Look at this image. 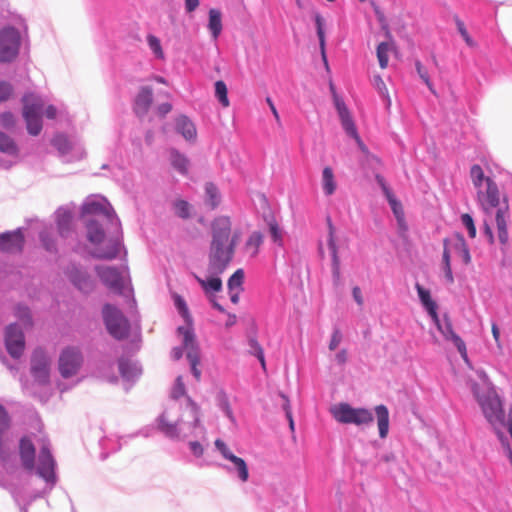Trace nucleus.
<instances>
[{
  "mask_svg": "<svg viewBox=\"0 0 512 512\" xmlns=\"http://www.w3.org/2000/svg\"><path fill=\"white\" fill-rule=\"evenodd\" d=\"M21 36L18 29L6 26L0 30V63H10L19 54Z\"/></svg>",
  "mask_w": 512,
  "mask_h": 512,
  "instance_id": "obj_8",
  "label": "nucleus"
},
{
  "mask_svg": "<svg viewBox=\"0 0 512 512\" xmlns=\"http://www.w3.org/2000/svg\"><path fill=\"white\" fill-rule=\"evenodd\" d=\"M146 40L148 47L152 51L154 57L158 60H163L165 55L160 39L153 34H148Z\"/></svg>",
  "mask_w": 512,
  "mask_h": 512,
  "instance_id": "obj_53",
  "label": "nucleus"
},
{
  "mask_svg": "<svg viewBox=\"0 0 512 512\" xmlns=\"http://www.w3.org/2000/svg\"><path fill=\"white\" fill-rule=\"evenodd\" d=\"M374 413L377 420L378 433L381 439H386L389 434L390 415L389 409L384 404H379L374 407Z\"/></svg>",
  "mask_w": 512,
  "mask_h": 512,
  "instance_id": "obj_32",
  "label": "nucleus"
},
{
  "mask_svg": "<svg viewBox=\"0 0 512 512\" xmlns=\"http://www.w3.org/2000/svg\"><path fill=\"white\" fill-rule=\"evenodd\" d=\"M460 219H461L462 225L467 230L468 236L472 239L475 238L476 234H477V230H476V226H475L473 217L468 213H464L461 215Z\"/></svg>",
  "mask_w": 512,
  "mask_h": 512,
  "instance_id": "obj_58",
  "label": "nucleus"
},
{
  "mask_svg": "<svg viewBox=\"0 0 512 512\" xmlns=\"http://www.w3.org/2000/svg\"><path fill=\"white\" fill-rule=\"evenodd\" d=\"M51 359L43 348H36L31 356V375L40 385L50 382Z\"/></svg>",
  "mask_w": 512,
  "mask_h": 512,
  "instance_id": "obj_12",
  "label": "nucleus"
},
{
  "mask_svg": "<svg viewBox=\"0 0 512 512\" xmlns=\"http://www.w3.org/2000/svg\"><path fill=\"white\" fill-rule=\"evenodd\" d=\"M245 279V273L243 269H237L228 279L227 287L229 291H233L236 288L242 287Z\"/></svg>",
  "mask_w": 512,
  "mask_h": 512,
  "instance_id": "obj_57",
  "label": "nucleus"
},
{
  "mask_svg": "<svg viewBox=\"0 0 512 512\" xmlns=\"http://www.w3.org/2000/svg\"><path fill=\"white\" fill-rule=\"evenodd\" d=\"M23 103V118H36L43 115V103L35 99L32 94L26 93L22 97Z\"/></svg>",
  "mask_w": 512,
  "mask_h": 512,
  "instance_id": "obj_30",
  "label": "nucleus"
},
{
  "mask_svg": "<svg viewBox=\"0 0 512 512\" xmlns=\"http://www.w3.org/2000/svg\"><path fill=\"white\" fill-rule=\"evenodd\" d=\"M211 243L227 244L231 236V221L228 216L216 217L211 224Z\"/></svg>",
  "mask_w": 512,
  "mask_h": 512,
  "instance_id": "obj_22",
  "label": "nucleus"
},
{
  "mask_svg": "<svg viewBox=\"0 0 512 512\" xmlns=\"http://www.w3.org/2000/svg\"><path fill=\"white\" fill-rule=\"evenodd\" d=\"M451 250L461 259L463 265L468 266L472 262L470 248L463 234L456 232L451 239L444 238L441 271L448 284H453L455 281L451 264Z\"/></svg>",
  "mask_w": 512,
  "mask_h": 512,
  "instance_id": "obj_5",
  "label": "nucleus"
},
{
  "mask_svg": "<svg viewBox=\"0 0 512 512\" xmlns=\"http://www.w3.org/2000/svg\"><path fill=\"white\" fill-rule=\"evenodd\" d=\"M13 91L14 88L11 83L0 80V103L7 101L11 97Z\"/></svg>",
  "mask_w": 512,
  "mask_h": 512,
  "instance_id": "obj_64",
  "label": "nucleus"
},
{
  "mask_svg": "<svg viewBox=\"0 0 512 512\" xmlns=\"http://www.w3.org/2000/svg\"><path fill=\"white\" fill-rule=\"evenodd\" d=\"M51 144L55 149H57L61 156L67 155L71 148V143L69 139L66 135L61 133L56 134L53 137Z\"/></svg>",
  "mask_w": 512,
  "mask_h": 512,
  "instance_id": "obj_50",
  "label": "nucleus"
},
{
  "mask_svg": "<svg viewBox=\"0 0 512 512\" xmlns=\"http://www.w3.org/2000/svg\"><path fill=\"white\" fill-rule=\"evenodd\" d=\"M98 281L111 293L127 298L131 306L136 309L128 260L120 261L119 265L98 264Z\"/></svg>",
  "mask_w": 512,
  "mask_h": 512,
  "instance_id": "obj_4",
  "label": "nucleus"
},
{
  "mask_svg": "<svg viewBox=\"0 0 512 512\" xmlns=\"http://www.w3.org/2000/svg\"><path fill=\"white\" fill-rule=\"evenodd\" d=\"M216 450L222 455V457L226 460L232 459L235 454L229 449L227 444L220 438H217L214 442Z\"/></svg>",
  "mask_w": 512,
  "mask_h": 512,
  "instance_id": "obj_61",
  "label": "nucleus"
},
{
  "mask_svg": "<svg viewBox=\"0 0 512 512\" xmlns=\"http://www.w3.org/2000/svg\"><path fill=\"white\" fill-rule=\"evenodd\" d=\"M11 427V417L7 409L0 404V461L6 462L10 458V449L6 445L4 435Z\"/></svg>",
  "mask_w": 512,
  "mask_h": 512,
  "instance_id": "obj_25",
  "label": "nucleus"
},
{
  "mask_svg": "<svg viewBox=\"0 0 512 512\" xmlns=\"http://www.w3.org/2000/svg\"><path fill=\"white\" fill-rule=\"evenodd\" d=\"M153 103V89L151 86H141L133 99L132 108L139 118L144 117Z\"/></svg>",
  "mask_w": 512,
  "mask_h": 512,
  "instance_id": "obj_21",
  "label": "nucleus"
},
{
  "mask_svg": "<svg viewBox=\"0 0 512 512\" xmlns=\"http://www.w3.org/2000/svg\"><path fill=\"white\" fill-rule=\"evenodd\" d=\"M326 222L328 227L327 246L331 256L332 281L334 286H338L341 283V262L335 239V227L330 216H327Z\"/></svg>",
  "mask_w": 512,
  "mask_h": 512,
  "instance_id": "obj_16",
  "label": "nucleus"
},
{
  "mask_svg": "<svg viewBox=\"0 0 512 512\" xmlns=\"http://www.w3.org/2000/svg\"><path fill=\"white\" fill-rule=\"evenodd\" d=\"M108 442H112V446H111V449L110 451L111 452H117L121 449V444L118 440H115V441H112L111 439H108V438H104L102 440H100L98 442L99 446L101 447V449L103 450L101 452V459L102 460H105L108 458L110 452H105V449L107 448V444Z\"/></svg>",
  "mask_w": 512,
  "mask_h": 512,
  "instance_id": "obj_60",
  "label": "nucleus"
},
{
  "mask_svg": "<svg viewBox=\"0 0 512 512\" xmlns=\"http://www.w3.org/2000/svg\"><path fill=\"white\" fill-rule=\"evenodd\" d=\"M66 275L71 283L80 291L87 293L91 288V281L86 272L75 264H71L66 269Z\"/></svg>",
  "mask_w": 512,
  "mask_h": 512,
  "instance_id": "obj_28",
  "label": "nucleus"
},
{
  "mask_svg": "<svg viewBox=\"0 0 512 512\" xmlns=\"http://www.w3.org/2000/svg\"><path fill=\"white\" fill-rule=\"evenodd\" d=\"M82 362V353L78 348L66 347L59 356L58 369L60 375L66 379L70 378L78 372Z\"/></svg>",
  "mask_w": 512,
  "mask_h": 512,
  "instance_id": "obj_15",
  "label": "nucleus"
},
{
  "mask_svg": "<svg viewBox=\"0 0 512 512\" xmlns=\"http://www.w3.org/2000/svg\"><path fill=\"white\" fill-rule=\"evenodd\" d=\"M127 261L122 224L108 199L98 193V261Z\"/></svg>",
  "mask_w": 512,
  "mask_h": 512,
  "instance_id": "obj_2",
  "label": "nucleus"
},
{
  "mask_svg": "<svg viewBox=\"0 0 512 512\" xmlns=\"http://www.w3.org/2000/svg\"><path fill=\"white\" fill-rule=\"evenodd\" d=\"M414 65H415L416 72H417L418 76L420 77V79L424 82V84L427 86L429 91L433 95L436 96L437 92H436L433 82L430 79L428 70L424 67V65L422 64V62L420 60H415Z\"/></svg>",
  "mask_w": 512,
  "mask_h": 512,
  "instance_id": "obj_51",
  "label": "nucleus"
},
{
  "mask_svg": "<svg viewBox=\"0 0 512 512\" xmlns=\"http://www.w3.org/2000/svg\"><path fill=\"white\" fill-rule=\"evenodd\" d=\"M478 201L482 209L488 213L494 208H500V192L497 183L492 178H487L486 189L477 191Z\"/></svg>",
  "mask_w": 512,
  "mask_h": 512,
  "instance_id": "obj_17",
  "label": "nucleus"
},
{
  "mask_svg": "<svg viewBox=\"0 0 512 512\" xmlns=\"http://www.w3.org/2000/svg\"><path fill=\"white\" fill-rule=\"evenodd\" d=\"M248 346H249V354L254 356L260 363L261 367L263 369H266V360H265V354L262 346L256 339V337H249L248 338Z\"/></svg>",
  "mask_w": 512,
  "mask_h": 512,
  "instance_id": "obj_44",
  "label": "nucleus"
},
{
  "mask_svg": "<svg viewBox=\"0 0 512 512\" xmlns=\"http://www.w3.org/2000/svg\"><path fill=\"white\" fill-rule=\"evenodd\" d=\"M337 183L335 181L333 169L326 166L322 170V189L326 196H331L335 193Z\"/></svg>",
  "mask_w": 512,
  "mask_h": 512,
  "instance_id": "obj_39",
  "label": "nucleus"
},
{
  "mask_svg": "<svg viewBox=\"0 0 512 512\" xmlns=\"http://www.w3.org/2000/svg\"><path fill=\"white\" fill-rule=\"evenodd\" d=\"M264 219H265V222L268 227V233L271 238V241L275 245H277L279 247H283V245H284L283 230L280 227V225L278 224L276 218L273 215H269V216H266Z\"/></svg>",
  "mask_w": 512,
  "mask_h": 512,
  "instance_id": "obj_38",
  "label": "nucleus"
},
{
  "mask_svg": "<svg viewBox=\"0 0 512 512\" xmlns=\"http://www.w3.org/2000/svg\"><path fill=\"white\" fill-rule=\"evenodd\" d=\"M19 457L26 471L35 470L36 448L29 436H22L19 440Z\"/></svg>",
  "mask_w": 512,
  "mask_h": 512,
  "instance_id": "obj_20",
  "label": "nucleus"
},
{
  "mask_svg": "<svg viewBox=\"0 0 512 512\" xmlns=\"http://www.w3.org/2000/svg\"><path fill=\"white\" fill-rule=\"evenodd\" d=\"M335 109L337 111L342 129L344 130L346 135L349 136L350 138H352L353 136H357L358 130L346 103L344 101L336 99Z\"/></svg>",
  "mask_w": 512,
  "mask_h": 512,
  "instance_id": "obj_24",
  "label": "nucleus"
},
{
  "mask_svg": "<svg viewBox=\"0 0 512 512\" xmlns=\"http://www.w3.org/2000/svg\"><path fill=\"white\" fill-rule=\"evenodd\" d=\"M207 29L209 30L211 37L217 40L222 33V13L219 9L210 8L208 11V23Z\"/></svg>",
  "mask_w": 512,
  "mask_h": 512,
  "instance_id": "obj_36",
  "label": "nucleus"
},
{
  "mask_svg": "<svg viewBox=\"0 0 512 512\" xmlns=\"http://www.w3.org/2000/svg\"><path fill=\"white\" fill-rule=\"evenodd\" d=\"M55 223L59 236L75 253L96 258V194L86 197L75 221L72 209L60 206L55 211Z\"/></svg>",
  "mask_w": 512,
  "mask_h": 512,
  "instance_id": "obj_1",
  "label": "nucleus"
},
{
  "mask_svg": "<svg viewBox=\"0 0 512 512\" xmlns=\"http://www.w3.org/2000/svg\"><path fill=\"white\" fill-rule=\"evenodd\" d=\"M39 240L41 242V245L47 252L57 254L58 249L56 239L49 232H40Z\"/></svg>",
  "mask_w": 512,
  "mask_h": 512,
  "instance_id": "obj_54",
  "label": "nucleus"
},
{
  "mask_svg": "<svg viewBox=\"0 0 512 512\" xmlns=\"http://www.w3.org/2000/svg\"><path fill=\"white\" fill-rule=\"evenodd\" d=\"M180 423V419L175 422H169L165 412H162L155 419L156 429L170 440L180 439Z\"/></svg>",
  "mask_w": 512,
  "mask_h": 512,
  "instance_id": "obj_26",
  "label": "nucleus"
},
{
  "mask_svg": "<svg viewBox=\"0 0 512 512\" xmlns=\"http://www.w3.org/2000/svg\"><path fill=\"white\" fill-rule=\"evenodd\" d=\"M4 344L7 353L13 359H19L25 349V335L17 323H11L4 330Z\"/></svg>",
  "mask_w": 512,
  "mask_h": 512,
  "instance_id": "obj_14",
  "label": "nucleus"
},
{
  "mask_svg": "<svg viewBox=\"0 0 512 512\" xmlns=\"http://www.w3.org/2000/svg\"><path fill=\"white\" fill-rule=\"evenodd\" d=\"M119 374L124 382L126 392L140 379L143 368L140 361L133 359L127 354H122L117 359Z\"/></svg>",
  "mask_w": 512,
  "mask_h": 512,
  "instance_id": "obj_11",
  "label": "nucleus"
},
{
  "mask_svg": "<svg viewBox=\"0 0 512 512\" xmlns=\"http://www.w3.org/2000/svg\"><path fill=\"white\" fill-rule=\"evenodd\" d=\"M392 47V42L383 41L377 45L376 56L379 62V66L385 69L389 62V52Z\"/></svg>",
  "mask_w": 512,
  "mask_h": 512,
  "instance_id": "obj_47",
  "label": "nucleus"
},
{
  "mask_svg": "<svg viewBox=\"0 0 512 512\" xmlns=\"http://www.w3.org/2000/svg\"><path fill=\"white\" fill-rule=\"evenodd\" d=\"M506 200V198H504ZM508 210L509 206L507 201H505V205L498 208L495 214V222L497 227V237L498 241L501 244V250L505 253L506 246L509 240L508 228H507V218H508Z\"/></svg>",
  "mask_w": 512,
  "mask_h": 512,
  "instance_id": "obj_23",
  "label": "nucleus"
},
{
  "mask_svg": "<svg viewBox=\"0 0 512 512\" xmlns=\"http://www.w3.org/2000/svg\"><path fill=\"white\" fill-rule=\"evenodd\" d=\"M214 96L223 107L226 108L230 105L228 88L223 80H217L214 83Z\"/></svg>",
  "mask_w": 512,
  "mask_h": 512,
  "instance_id": "obj_46",
  "label": "nucleus"
},
{
  "mask_svg": "<svg viewBox=\"0 0 512 512\" xmlns=\"http://www.w3.org/2000/svg\"><path fill=\"white\" fill-rule=\"evenodd\" d=\"M209 275L206 277V279H203L199 277L198 275H194L195 280L197 283L201 286L202 290L206 294L207 297L214 295L215 293H218L223 288V283L220 278V275L222 273H213L208 272Z\"/></svg>",
  "mask_w": 512,
  "mask_h": 512,
  "instance_id": "obj_29",
  "label": "nucleus"
},
{
  "mask_svg": "<svg viewBox=\"0 0 512 512\" xmlns=\"http://www.w3.org/2000/svg\"><path fill=\"white\" fill-rule=\"evenodd\" d=\"M169 161L173 169L180 175L186 176L188 174L190 161L184 153L180 152L176 148H171L169 152Z\"/></svg>",
  "mask_w": 512,
  "mask_h": 512,
  "instance_id": "obj_35",
  "label": "nucleus"
},
{
  "mask_svg": "<svg viewBox=\"0 0 512 512\" xmlns=\"http://www.w3.org/2000/svg\"><path fill=\"white\" fill-rule=\"evenodd\" d=\"M374 179L388 202L395 219L405 216L401 201L395 196L385 177L380 173H375Z\"/></svg>",
  "mask_w": 512,
  "mask_h": 512,
  "instance_id": "obj_18",
  "label": "nucleus"
},
{
  "mask_svg": "<svg viewBox=\"0 0 512 512\" xmlns=\"http://www.w3.org/2000/svg\"><path fill=\"white\" fill-rule=\"evenodd\" d=\"M330 413L340 424L356 426L369 425L374 421L373 412L366 407H354L347 402H340L331 407Z\"/></svg>",
  "mask_w": 512,
  "mask_h": 512,
  "instance_id": "obj_7",
  "label": "nucleus"
},
{
  "mask_svg": "<svg viewBox=\"0 0 512 512\" xmlns=\"http://www.w3.org/2000/svg\"><path fill=\"white\" fill-rule=\"evenodd\" d=\"M56 461L50 451L48 444H43L38 455V466L36 474L52 488L57 482Z\"/></svg>",
  "mask_w": 512,
  "mask_h": 512,
  "instance_id": "obj_13",
  "label": "nucleus"
},
{
  "mask_svg": "<svg viewBox=\"0 0 512 512\" xmlns=\"http://www.w3.org/2000/svg\"><path fill=\"white\" fill-rule=\"evenodd\" d=\"M229 461L233 464V467L222 463H216L215 465L228 473L235 472L240 481L247 482L249 479V469L246 461L236 455Z\"/></svg>",
  "mask_w": 512,
  "mask_h": 512,
  "instance_id": "obj_31",
  "label": "nucleus"
},
{
  "mask_svg": "<svg viewBox=\"0 0 512 512\" xmlns=\"http://www.w3.org/2000/svg\"><path fill=\"white\" fill-rule=\"evenodd\" d=\"M185 410L191 418V426L193 428H198L200 426L201 416L200 407L190 396H186Z\"/></svg>",
  "mask_w": 512,
  "mask_h": 512,
  "instance_id": "obj_43",
  "label": "nucleus"
},
{
  "mask_svg": "<svg viewBox=\"0 0 512 512\" xmlns=\"http://www.w3.org/2000/svg\"><path fill=\"white\" fill-rule=\"evenodd\" d=\"M222 201V195L216 184L206 182L204 185V204L209 210H216Z\"/></svg>",
  "mask_w": 512,
  "mask_h": 512,
  "instance_id": "obj_34",
  "label": "nucleus"
},
{
  "mask_svg": "<svg viewBox=\"0 0 512 512\" xmlns=\"http://www.w3.org/2000/svg\"><path fill=\"white\" fill-rule=\"evenodd\" d=\"M233 257V244L211 243L208 255V272L224 273Z\"/></svg>",
  "mask_w": 512,
  "mask_h": 512,
  "instance_id": "obj_9",
  "label": "nucleus"
},
{
  "mask_svg": "<svg viewBox=\"0 0 512 512\" xmlns=\"http://www.w3.org/2000/svg\"><path fill=\"white\" fill-rule=\"evenodd\" d=\"M343 338L342 332L339 327L334 326L331 334V338L328 344V348L330 351H335L339 344L341 343Z\"/></svg>",
  "mask_w": 512,
  "mask_h": 512,
  "instance_id": "obj_62",
  "label": "nucleus"
},
{
  "mask_svg": "<svg viewBox=\"0 0 512 512\" xmlns=\"http://www.w3.org/2000/svg\"><path fill=\"white\" fill-rule=\"evenodd\" d=\"M172 206H173L174 214L178 218H180L182 220H187L191 217L192 205L187 200L176 199L173 202Z\"/></svg>",
  "mask_w": 512,
  "mask_h": 512,
  "instance_id": "obj_45",
  "label": "nucleus"
},
{
  "mask_svg": "<svg viewBox=\"0 0 512 512\" xmlns=\"http://www.w3.org/2000/svg\"><path fill=\"white\" fill-rule=\"evenodd\" d=\"M374 85L381 99L385 102L387 108L391 106V99L387 86L380 75L374 76Z\"/></svg>",
  "mask_w": 512,
  "mask_h": 512,
  "instance_id": "obj_55",
  "label": "nucleus"
},
{
  "mask_svg": "<svg viewBox=\"0 0 512 512\" xmlns=\"http://www.w3.org/2000/svg\"><path fill=\"white\" fill-rule=\"evenodd\" d=\"M14 315L22 322L23 325H33L31 311L27 305L18 303L14 308Z\"/></svg>",
  "mask_w": 512,
  "mask_h": 512,
  "instance_id": "obj_52",
  "label": "nucleus"
},
{
  "mask_svg": "<svg viewBox=\"0 0 512 512\" xmlns=\"http://www.w3.org/2000/svg\"><path fill=\"white\" fill-rule=\"evenodd\" d=\"M185 395H186V387L183 382L182 376H177L174 381L172 390H171V398L178 400Z\"/></svg>",
  "mask_w": 512,
  "mask_h": 512,
  "instance_id": "obj_59",
  "label": "nucleus"
},
{
  "mask_svg": "<svg viewBox=\"0 0 512 512\" xmlns=\"http://www.w3.org/2000/svg\"><path fill=\"white\" fill-rule=\"evenodd\" d=\"M264 242V235L260 231H253L249 234L244 243V250L249 253L251 258L258 256L260 247Z\"/></svg>",
  "mask_w": 512,
  "mask_h": 512,
  "instance_id": "obj_37",
  "label": "nucleus"
},
{
  "mask_svg": "<svg viewBox=\"0 0 512 512\" xmlns=\"http://www.w3.org/2000/svg\"><path fill=\"white\" fill-rule=\"evenodd\" d=\"M25 244V238L22 228L13 231H6L0 234V251L1 252H20Z\"/></svg>",
  "mask_w": 512,
  "mask_h": 512,
  "instance_id": "obj_19",
  "label": "nucleus"
},
{
  "mask_svg": "<svg viewBox=\"0 0 512 512\" xmlns=\"http://www.w3.org/2000/svg\"><path fill=\"white\" fill-rule=\"evenodd\" d=\"M216 401L218 408L223 412V414L232 422H235V417L233 414V410L230 405L229 397L227 393L221 389L218 391L216 395Z\"/></svg>",
  "mask_w": 512,
  "mask_h": 512,
  "instance_id": "obj_42",
  "label": "nucleus"
},
{
  "mask_svg": "<svg viewBox=\"0 0 512 512\" xmlns=\"http://www.w3.org/2000/svg\"><path fill=\"white\" fill-rule=\"evenodd\" d=\"M0 152L13 157L19 155V147L14 139L2 131H0Z\"/></svg>",
  "mask_w": 512,
  "mask_h": 512,
  "instance_id": "obj_40",
  "label": "nucleus"
},
{
  "mask_svg": "<svg viewBox=\"0 0 512 512\" xmlns=\"http://www.w3.org/2000/svg\"><path fill=\"white\" fill-rule=\"evenodd\" d=\"M186 348L188 349L186 357L190 363L191 374L197 381H200L201 370L198 368L200 359H199L198 352H197L196 341L194 342L193 346L186 347Z\"/></svg>",
  "mask_w": 512,
  "mask_h": 512,
  "instance_id": "obj_41",
  "label": "nucleus"
},
{
  "mask_svg": "<svg viewBox=\"0 0 512 512\" xmlns=\"http://www.w3.org/2000/svg\"><path fill=\"white\" fill-rule=\"evenodd\" d=\"M470 177L474 187L480 190L485 183L487 185V176H485L483 168L479 164H473L470 168Z\"/></svg>",
  "mask_w": 512,
  "mask_h": 512,
  "instance_id": "obj_48",
  "label": "nucleus"
},
{
  "mask_svg": "<svg viewBox=\"0 0 512 512\" xmlns=\"http://www.w3.org/2000/svg\"><path fill=\"white\" fill-rule=\"evenodd\" d=\"M26 123V129L27 132L31 136H38L43 128V121L42 117H36V118H23Z\"/></svg>",
  "mask_w": 512,
  "mask_h": 512,
  "instance_id": "obj_56",
  "label": "nucleus"
},
{
  "mask_svg": "<svg viewBox=\"0 0 512 512\" xmlns=\"http://www.w3.org/2000/svg\"><path fill=\"white\" fill-rule=\"evenodd\" d=\"M314 23L316 27V34L319 41V50L321 55V60L323 62L324 68L327 74H331V69L327 57L326 52V34H325V20L320 13H315L314 15Z\"/></svg>",
  "mask_w": 512,
  "mask_h": 512,
  "instance_id": "obj_27",
  "label": "nucleus"
},
{
  "mask_svg": "<svg viewBox=\"0 0 512 512\" xmlns=\"http://www.w3.org/2000/svg\"><path fill=\"white\" fill-rule=\"evenodd\" d=\"M453 20L456 25V29H457L458 33L460 34V36L462 37L465 44L470 48L476 47L477 42L470 36V34L468 33V31L466 29L464 22L460 19V17L458 15H454Z\"/></svg>",
  "mask_w": 512,
  "mask_h": 512,
  "instance_id": "obj_49",
  "label": "nucleus"
},
{
  "mask_svg": "<svg viewBox=\"0 0 512 512\" xmlns=\"http://www.w3.org/2000/svg\"><path fill=\"white\" fill-rule=\"evenodd\" d=\"M172 299L175 309L177 310L178 314L182 317L186 324V326H178L177 333L183 336V342L185 347L193 346L195 342V333L192 327L193 319L190 314L188 305L185 299L177 293H174L172 295Z\"/></svg>",
  "mask_w": 512,
  "mask_h": 512,
  "instance_id": "obj_10",
  "label": "nucleus"
},
{
  "mask_svg": "<svg viewBox=\"0 0 512 512\" xmlns=\"http://www.w3.org/2000/svg\"><path fill=\"white\" fill-rule=\"evenodd\" d=\"M101 313L105 328L113 339L122 341L129 337L131 323L116 305L105 303Z\"/></svg>",
  "mask_w": 512,
  "mask_h": 512,
  "instance_id": "obj_6",
  "label": "nucleus"
},
{
  "mask_svg": "<svg viewBox=\"0 0 512 512\" xmlns=\"http://www.w3.org/2000/svg\"><path fill=\"white\" fill-rule=\"evenodd\" d=\"M175 131L182 135L187 141H193L197 136L194 123L186 115H179L175 119Z\"/></svg>",
  "mask_w": 512,
  "mask_h": 512,
  "instance_id": "obj_33",
  "label": "nucleus"
},
{
  "mask_svg": "<svg viewBox=\"0 0 512 512\" xmlns=\"http://www.w3.org/2000/svg\"><path fill=\"white\" fill-rule=\"evenodd\" d=\"M415 289L422 308L430 317L438 332L442 335L446 342L452 343V345L460 354L462 360L469 365L470 359L468 356L466 343L461 338V336L455 332L449 314L444 313L442 319L440 318L438 313V303L433 299L430 289L424 287L418 282L415 284Z\"/></svg>",
  "mask_w": 512,
  "mask_h": 512,
  "instance_id": "obj_3",
  "label": "nucleus"
},
{
  "mask_svg": "<svg viewBox=\"0 0 512 512\" xmlns=\"http://www.w3.org/2000/svg\"><path fill=\"white\" fill-rule=\"evenodd\" d=\"M15 123H16V119H15V116L12 112L10 111H5L3 113H1L0 115V125L7 129V130H10L12 129L14 126H15Z\"/></svg>",
  "mask_w": 512,
  "mask_h": 512,
  "instance_id": "obj_63",
  "label": "nucleus"
}]
</instances>
